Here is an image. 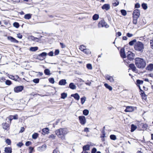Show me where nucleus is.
<instances>
[{"mask_svg":"<svg viewBox=\"0 0 153 153\" xmlns=\"http://www.w3.org/2000/svg\"><path fill=\"white\" fill-rule=\"evenodd\" d=\"M71 97H74L75 100H76V93L71 94Z\"/></svg>","mask_w":153,"mask_h":153,"instance_id":"052dcab7","label":"nucleus"},{"mask_svg":"<svg viewBox=\"0 0 153 153\" xmlns=\"http://www.w3.org/2000/svg\"><path fill=\"white\" fill-rule=\"evenodd\" d=\"M59 49H56L54 51V56H56L59 54Z\"/></svg>","mask_w":153,"mask_h":153,"instance_id":"6e6d98bb","label":"nucleus"},{"mask_svg":"<svg viewBox=\"0 0 153 153\" xmlns=\"http://www.w3.org/2000/svg\"><path fill=\"white\" fill-rule=\"evenodd\" d=\"M134 49L136 51L142 53L144 49V45L142 42L138 41L135 43Z\"/></svg>","mask_w":153,"mask_h":153,"instance_id":"7ed1b4c3","label":"nucleus"},{"mask_svg":"<svg viewBox=\"0 0 153 153\" xmlns=\"http://www.w3.org/2000/svg\"><path fill=\"white\" fill-rule=\"evenodd\" d=\"M33 82L36 84H37L39 83V78H36L33 79Z\"/></svg>","mask_w":153,"mask_h":153,"instance_id":"a18cd8bd","label":"nucleus"},{"mask_svg":"<svg viewBox=\"0 0 153 153\" xmlns=\"http://www.w3.org/2000/svg\"><path fill=\"white\" fill-rule=\"evenodd\" d=\"M50 72V70L48 68L45 69L44 71V73L45 75H50L51 74Z\"/></svg>","mask_w":153,"mask_h":153,"instance_id":"a878e982","label":"nucleus"},{"mask_svg":"<svg viewBox=\"0 0 153 153\" xmlns=\"http://www.w3.org/2000/svg\"><path fill=\"white\" fill-rule=\"evenodd\" d=\"M6 80L5 78L4 77H2L0 79V81L1 82H3Z\"/></svg>","mask_w":153,"mask_h":153,"instance_id":"69168bd1","label":"nucleus"},{"mask_svg":"<svg viewBox=\"0 0 153 153\" xmlns=\"http://www.w3.org/2000/svg\"><path fill=\"white\" fill-rule=\"evenodd\" d=\"M5 142L8 145H10L11 142V140L8 138H7Z\"/></svg>","mask_w":153,"mask_h":153,"instance_id":"c03bdc74","label":"nucleus"},{"mask_svg":"<svg viewBox=\"0 0 153 153\" xmlns=\"http://www.w3.org/2000/svg\"><path fill=\"white\" fill-rule=\"evenodd\" d=\"M24 88V86L23 85L17 86L14 88V91L15 92L18 93L22 91Z\"/></svg>","mask_w":153,"mask_h":153,"instance_id":"423d86ee","label":"nucleus"},{"mask_svg":"<svg viewBox=\"0 0 153 153\" xmlns=\"http://www.w3.org/2000/svg\"><path fill=\"white\" fill-rule=\"evenodd\" d=\"M133 23L134 24L136 25L137 23V20L138 18H136L135 17H133Z\"/></svg>","mask_w":153,"mask_h":153,"instance_id":"a19ab883","label":"nucleus"},{"mask_svg":"<svg viewBox=\"0 0 153 153\" xmlns=\"http://www.w3.org/2000/svg\"><path fill=\"white\" fill-rule=\"evenodd\" d=\"M102 8L107 11L110 9V6L108 4H105L102 6Z\"/></svg>","mask_w":153,"mask_h":153,"instance_id":"2eb2a0df","label":"nucleus"},{"mask_svg":"<svg viewBox=\"0 0 153 153\" xmlns=\"http://www.w3.org/2000/svg\"><path fill=\"white\" fill-rule=\"evenodd\" d=\"M60 45L62 48H64L65 47V45L62 43L60 42Z\"/></svg>","mask_w":153,"mask_h":153,"instance_id":"338daca9","label":"nucleus"},{"mask_svg":"<svg viewBox=\"0 0 153 153\" xmlns=\"http://www.w3.org/2000/svg\"><path fill=\"white\" fill-rule=\"evenodd\" d=\"M99 18V15L97 14H95L93 16V19L94 20H97Z\"/></svg>","mask_w":153,"mask_h":153,"instance_id":"2f4dec72","label":"nucleus"},{"mask_svg":"<svg viewBox=\"0 0 153 153\" xmlns=\"http://www.w3.org/2000/svg\"><path fill=\"white\" fill-rule=\"evenodd\" d=\"M86 99L85 97H82L81 98V103L82 104H83L84 103Z\"/></svg>","mask_w":153,"mask_h":153,"instance_id":"09e8293b","label":"nucleus"},{"mask_svg":"<svg viewBox=\"0 0 153 153\" xmlns=\"http://www.w3.org/2000/svg\"><path fill=\"white\" fill-rule=\"evenodd\" d=\"M129 67L133 71H136L137 69L133 64H130L129 65Z\"/></svg>","mask_w":153,"mask_h":153,"instance_id":"aec40b11","label":"nucleus"},{"mask_svg":"<svg viewBox=\"0 0 153 153\" xmlns=\"http://www.w3.org/2000/svg\"><path fill=\"white\" fill-rule=\"evenodd\" d=\"M7 76L10 79L13 80L15 81H18V82L21 81V79L17 75H16L13 76L7 74Z\"/></svg>","mask_w":153,"mask_h":153,"instance_id":"39448f33","label":"nucleus"},{"mask_svg":"<svg viewBox=\"0 0 153 153\" xmlns=\"http://www.w3.org/2000/svg\"><path fill=\"white\" fill-rule=\"evenodd\" d=\"M48 80L49 82L52 84H54L55 82L54 79L53 77L50 78L48 79Z\"/></svg>","mask_w":153,"mask_h":153,"instance_id":"72a5a7b5","label":"nucleus"},{"mask_svg":"<svg viewBox=\"0 0 153 153\" xmlns=\"http://www.w3.org/2000/svg\"><path fill=\"white\" fill-rule=\"evenodd\" d=\"M150 45L151 48L153 49V40H151L150 41Z\"/></svg>","mask_w":153,"mask_h":153,"instance_id":"774afa93","label":"nucleus"},{"mask_svg":"<svg viewBox=\"0 0 153 153\" xmlns=\"http://www.w3.org/2000/svg\"><path fill=\"white\" fill-rule=\"evenodd\" d=\"M32 14L30 13H27L25 15L24 18L26 19H31Z\"/></svg>","mask_w":153,"mask_h":153,"instance_id":"5701e85b","label":"nucleus"},{"mask_svg":"<svg viewBox=\"0 0 153 153\" xmlns=\"http://www.w3.org/2000/svg\"><path fill=\"white\" fill-rule=\"evenodd\" d=\"M110 138L111 140H115L117 139L116 136L114 134L111 135L110 136Z\"/></svg>","mask_w":153,"mask_h":153,"instance_id":"ea45409f","label":"nucleus"},{"mask_svg":"<svg viewBox=\"0 0 153 153\" xmlns=\"http://www.w3.org/2000/svg\"><path fill=\"white\" fill-rule=\"evenodd\" d=\"M66 83V80L65 79H61L59 82V85H64Z\"/></svg>","mask_w":153,"mask_h":153,"instance_id":"f3484780","label":"nucleus"},{"mask_svg":"<svg viewBox=\"0 0 153 153\" xmlns=\"http://www.w3.org/2000/svg\"><path fill=\"white\" fill-rule=\"evenodd\" d=\"M17 35V37L20 39H22L23 36L20 33H18Z\"/></svg>","mask_w":153,"mask_h":153,"instance_id":"13d9d810","label":"nucleus"},{"mask_svg":"<svg viewBox=\"0 0 153 153\" xmlns=\"http://www.w3.org/2000/svg\"><path fill=\"white\" fill-rule=\"evenodd\" d=\"M29 153H32L34 151V147L32 146H29Z\"/></svg>","mask_w":153,"mask_h":153,"instance_id":"c9c22d12","label":"nucleus"},{"mask_svg":"<svg viewBox=\"0 0 153 153\" xmlns=\"http://www.w3.org/2000/svg\"><path fill=\"white\" fill-rule=\"evenodd\" d=\"M77 81H78V84H79V82H80V83L79 84V85H82L84 82V81L82 80V79L78 78V79H77Z\"/></svg>","mask_w":153,"mask_h":153,"instance_id":"58836bf2","label":"nucleus"},{"mask_svg":"<svg viewBox=\"0 0 153 153\" xmlns=\"http://www.w3.org/2000/svg\"><path fill=\"white\" fill-rule=\"evenodd\" d=\"M39 48L37 46L31 47L30 48L29 50L30 51L35 52L38 50Z\"/></svg>","mask_w":153,"mask_h":153,"instance_id":"412c9836","label":"nucleus"},{"mask_svg":"<svg viewBox=\"0 0 153 153\" xmlns=\"http://www.w3.org/2000/svg\"><path fill=\"white\" fill-rule=\"evenodd\" d=\"M48 54L45 52H43L35 56V58L38 59L42 60L45 59Z\"/></svg>","mask_w":153,"mask_h":153,"instance_id":"20e7f679","label":"nucleus"},{"mask_svg":"<svg viewBox=\"0 0 153 153\" xmlns=\"http://www.w3.org/2000/svg\"><path fill=\"white\" fill-rule=\"evenodd\" d=\"M135 63L136 67L140 69H143L146 66V62L143 59L136 58L135 59Z\"/></svg>","mask_w":153,"mask_h":153,"instance_id":"f257e3e1","label":"nucleus"},{"mask_svg":"<svg viewBox=\"0 0 153 153\" xmlns=\"http://www.w3.org/2000/svg\"><path fill=\"white\" fill-rule=\"evenodd\" d=\"M30 38L32 40L35 41L36 42H38L39 41L38 40H36V39H39L38 38L34 37V36H30Z\"/></svg>","mask_w":153,"mask_h":153,"instance_id":"e433bc0d","label":"nucleus"},{"mask_svg":"<svg viewBox=\"0 0 153 153\" xmlns=\"http://www.w3.org/2000/svg\"><path fill=\"white\" fill-rule=\"evenodd\" d=\"M39 134L37 133H34L32 135V138L34 139H36L39 137Z\"/></svg>","mask_w":153,"mask_h":153,"instance_id":"bb28decb","label":"nucleus"},{"mask_svg":"<svg viewBox=\"0 0 153 153\" xmlns=\"http://www.w3.org/2000/svg\"><path fill=\"white\" fill-rule=\"evenodd\" d=\"M82 50L85 53L88 54L90 52L89 50L86 49L85 48L84 49L83 48Z\"/></svg>","mask_w":153,"mask_h":153,"instance_id":"79ce46f5","label":"nucleus"},{"mask_svg":"<svg viewBox=\"0 0 153 153\" xmlns=\"http://www.w3.org/2000/svg\"><path fill=\"white\" fill-rule=\"evenodd\" d=\"M104 86L106 88L108 89L110 91L112 90V87L111 86L108 85V84H107V83L105 84Z\"/></svg>","mask_w":153,"mask_h":153,"instance_id":"c756f323","label":"nucleus"},{"mask_svg":"<svg viewBox=\"0 0 153 153\" xmlns=\"http://www.w3.org/2000/svg\"><path fill=\"white\" fill-rule=\"evenodd\" d=\"M32 142L30 141H27L25 143V145L27 146H29L32 144Z\"/></svg>","mask_w":153,"mask_h":153,"instance_id":"603ef678","label":"nucleus"},{"mask_svg":"<svg viewBox=\"0 0 153 153\" xmlns=\"http://www.w3.org/2000/svg\"><path fill=\"white\" fill-rule=\"evenodd\" d=\"M47 54L50 56H53V51H51Z\"/></svg>","mask_w":153,"mask_h":153,"instance_id":"bf43d9fd","label":"nucleus"},{"mask_svg":"<svg viewBox=\"0 0 153 153\" xmlns=\"http://www.w3.org/2000/svg\"><path fill=\"white\" fill-rule=\"evenodd\" d=\"M24 145V144L22 142H19L16 145L19 147H21Z\"/></svg>","mask_w":153,"mask_h":153,"instance_id":"5fc2aeb1","label":"nucleus"},{"mask_svg":"<svg viewBox=\"0 0 153 153\" xmlns=\"http://www.w3.org/2000/svg\"><path fill=\"white\" fill-rule=\"evenodd\" d=\"M49 128L47 127L44 128L42 130V132L46 134H48L49 133Z\"/></svg>","mask_w":153,"mask_h":153,"instance_id":"393cba45","label":"nucleus"},{"mask_svg":"<svg viewBox=\"0 0 153 153\" xmlns=\"http://www.w3.org/2000/svg\"><path fill=\"white\" fill-rule=\"evenodd\" d=\"M143 80L138 79L137 80V85L138 86V85H139L140 84H143Z\"/></svg>","mask_w":153,"mask_h":153,"instance_id":"37998d69","label":"nucleus"},{"mask_svg":"<svg viewBox=\"0 0 153 153\" xmlns=\"http://www.w3.org/2000/svg\"><path fill=\"white\" fill-rule=\"evenodd\" d=\"M68 87L72 90H74L76 89V86L74 83L71 82L69 84Z\"/></svg>","mask_w":153,"mask_h":153,"instance_id":"6ab92c4d","label":"nucleus"},{"mask_svg":"<svg viewBox=\"0 0 153 153\" xmlns=\"http://www.w3.org/2000/svg\"><path fill=\"white\" fill-rule=\"evenodd\" d=\"M61 98L62 99H65L67 97V94L65 92L62 93L61 94Z\"/></svg>","mask_w":153,"mask_h":153,"instance_id":"cd10ccee","label":"nucleus"},{"mask_svg":"<svg viewBox=\"0 0 153 153\" xmlns=\"http://www.w3.org/2000/svg\"><path fill=\"white\" fill-rule=\"evenodd\" d=\"M137 128V127L134 124L131 125V132H133Z\"/></svg>","mask_w":153,"mask_h":153,"instance_id":"c85d7f7f","label":"nucleus"},{"mask_svg":"<svg viewBox=\"0 0 153 153\" xmlns=\"http://www.w3.org/2000/svg\"><path fill=\"white\" fill-rule=\"evenodd\" d=\"M7 39L8 40L10 41L11 42L18 43L19 41L17 40L15 38L11 36H8L7 37Z\"/></svg>","mask_w":153,"mask_h":153,"instance_id":"9b49d317","label":"nucleus"},{"mask_svg":"<svg viewBox=\"0 0 153 153\" xmlns=\"http://www.w3.org/2000/svg\"><path fill=\"white\" fill-rule=\"evenodd\" d=\"M4 151L5 153H12V149L11 147H5L4 148Z\"/></svg>","mask_w":153,"mask_h":153,"instance_id":"4468645a","label":"nucleus"},{"mask_svg":"<svg viewBox=\"0 0 153 153\" xmlns=\"http://www.w3.org/2000/svg\"><path fill=\"white\" fill-rule=\"evenodd\" d=\"M134 110V108L133 107L128 106L126 107V109L125 111L126 112H130Z\"/></svg>","mask_w":153,"mask_h":153,"instance_id":"a211bd4d","label":"nucleus"},{"mask_svg":"<svg viewBox=\"0 0 153 153\" xmlns=\"http://www.w3.org/2000/svg\"><path fill=\"white\" fill-rule=\"evenodd\" d=\"M47 145L45 144H44L42 146L37 148V150L40 152L45 151L46 149Z\"/></svg>","mask_w":153,"mask_h":153,"instance_id":"f8f14e48","label":"nucleus"},{"mask_svg":"<svg viewBox=\"0 0 153 153\" xmlns=\"http://www.w3.org/2000/svg\"><path fill=\"white\" fill-rule=\"evenodd\" d=\"M121 12L122 15L123 16L126 15L127 13L126 11L124 10H121Z\"/></svg>","mask_w":153,"mask_h":153,"instance_id":"de8ad7c7","label":"nucleus"},{"mask_svg":"<svg viewBox=\"0 0 153 153\" xmlns=\"http://www.w3.org/2000/svg\"><path fill=\"white\" fill-rule=\"evenodd\" d=\"M142 7L143 8L144 10H146L147 8V4L145 3H143L142 4Z\"/></svg>","mask_w":153,"mask_h":153,"instance_id":"3c124183","label":"nucleus"},{"mask_svg":"<svg viewBox=\"0 0 153 153\" xmlns=\"http://www.w3.org/2000/svg\"><path fill=\"white\" fill-rule=\"evenodd\" d=\"M119 2L117 1H115L113 3V4L115 6H116L118 5Z\"/></svg>","mask_w":153,"mask_h":153,"instance_id":"680f3d73","label":"nucleus"},{"mask_svg":"<svg viewBox=\"0 0 153 153\" xmlns=\"http://www.w3.org/2000/svg\"><path fill=\"white\" fill-rule=\"evenodd\" d=\"M11 117H13V120H17L18 119V115L16 114L14 115L11 116Z\"/></svg>","mask_w":153,"mask_h":153,"instance_id":"4d7b16f0","label":"nucleus"},{"mask_svg":"<svg viewBox=\"0 0 153 153\" xmlns=\"http://www.w3.org/2000/svg\"><path fill=\"white\" fill-rule=\"evenodd\" d=\"M98 25L99 27H105L108 28L109 26L106 23L104 20H101L98 23Z\"/></svg>","mask_w":153,"mask_h":153,"instance_id":"6e6552de","label":"nucleus"},{"mask_svg":"<svg viewBox=\"0 0 153 153\" xmlns=\"http://www.w3.org/2000/svg\"><path fill=\"white\" fill-rule=\"evenodd\" d=\"M86 67L88 69L91 70L92 68V65L90 64H88L86 65Z\"/></svg>","mask_w":153,"mask_h":153,"instance_id":"8fccbe9b","label":"nucleus"},{"mask_svg":"<svg viewBox=\"0 0 153 153\" xmlns=\"http://www.w3.org/2000/svg\"><path fill=\"white\" fill-rule=\"evenodd\" d=\"M13 27H15L17 28H18L20 26L19 23L17 22H14L13 24Z\"/></svg>","mask_w":153,"mask_h":153,"instance_id":"7c9ffc66","label":"nucleus"},{"mask_svg":"<svg viewBox=\"0 0 153 153\" xmlns=\"http://www.w3.org/2000/svg\"><path fill=\"white\" fill-rule=\"evenodd\" d=\"M68 132L67 129L65 128H60L55 131L56 135L59 137L61 138L62 140L65 139V136Z\"/></svg>","mask_w":153,"mask_h":153,"instance_id":"f03ea898","label":"nucleus"},{"mask_svg":"<svg viewBox=\"0 0 153 153\" xmlns=\"http://www.w3.org/2000/svg\"><path fill=\"white\" fill-rule=\"evenodd\" d=\"M133 17L138 18L140 15V12L139 10L136 9L134 11L133 13Z\"/></svg>","mask_w":153,"mask_h":153,"instance_id":"9d476101","label":"nucleus"},{"mask_svg":"<svg viewBox=\"0 0 153 153\" xmlns=\"http://www.w3.org/2000/svg\"><path fill=\"white\" fill-rule=\"evenodd\" d=\"M146 69L149 71H152L153 70V64H150L146 67Z\"/></svg>","mask_w":153,"mask_h":153,"instance_id":"4be33fe9","label":"nucleus"},{"mask_svg":"<svg viewBox=\"0 0 153 153\" xmlns=\"http://www.w3.org/2000/svg\"><path fill=\"white\" fill-rule=\"evenodd\" d=\"M3 128L4 129L7 130L8 128V124L7 123H5L3 125Z\"/></svg>","mask_w":153,"mask_h":153,"instance_id":"49530a36","label":"nucleus"},{"mask_svg":"<svg viewBox=\"0 0 153 153\" xmlns=\"http://www.w3.org/2000/svg\"><path fill=\"white\" fill-rule=\"evenodd\" d=\"M120 54L121 56L123 58H126V55L125 53V50L124 48H122L120 50Z\"/></svg>","mask_w":153,"mask_h":153,"instance_id":"ddd939ff","label":"nucleus"},{"mask_svg":"<svg viewBox=\"0 0 153 153\" xmlns=\"http://www.w3.org/2000/svg\"><path fill=\"white\" fill-rule=\"evenodd\" d=\"M136 42V40L134 39L130 42L129 43V44L130 46H132Z\"/></svg>","mask_w":153,"mask_h":153,"instance_id":"4c0bfd02","label":"nucleus"},{"mask_svg":"<svg viewBox=\"0 0 153 153\" xmlns=\"http://www.w3.org/2000/svg\"><path fill=\"white\" fill-rule=\"evenodd\" d=\"M5 82V84L8 85H10L12 84L11 81L8 79L6 80Z\"/></svg>","mask_w":153,"mask_h":153,"instance_id":"473e14b6","label":"nucleus"},{"mask_svg":"<svg viewBox=\"0 0 153 153\" xmlns=\"http://www.w3.org/2000/svg\"><path fill=\"white\" fill-rule=\"evenodd\" d=\"M126 36L128 37H131L133 36V34L129 33H127L126 34Z\"/></svg>","mask_w":153,"mask_h":153,"instance_id":"e2e57ef3","label":"nucleus"},{"mask_svg":"<svg viewBox=\"0 0 153 153\" xmlns=\"http://www.w3.org/2000/svg\"><path fill=\"white\" fill-rule=\"evenodd\" d=\"M89 113V111L87 109H85L83 111V114L85 116L88 115Z\"/></svg>","mask_w":153,"mask_h":153,"instance_id":"f704fd0d","label":"nucleus"},{"mask_svg":"<svg viewBox=\"0 0 153 153\" xmlns=\"http://www.w3.org/2000/svg\"><path fill=\"white\" fill-rule=\"evenodd\" d=\"M97 152V149L96 148H93L91 151V153H95Z\"/></svg>","mask_w":153,"mask_h":153,"instance_id":"0e129e2a","label":"nucleus"},{"mask_svg":"<svg viewBox=\"0 0 153 153\" xmlns=\"http://www.w3.org/2000/svg\"><path fill=\"white\" fill-rule=\"evenodd\" d=\"M79 121L81 124L82 125H84L86 123V120L84 116H80L79 117Z\"/></svg>","mask_w":153,"mask_h":153,"instance_id":"1a4fd4ad","label":"nucleus"},{"mask_svg":"<svg viewBox=\"0 0 153 153\" xmlns=\"http://www.w3.org/2000/svg\"><path fill=\"white\" fill-rule=\"evenodd\" d=\"M90 146L89 145H87L84 146L83 147V151H86L89 150H90Z\"/></svg>","mask_w":153,"mask_h":153,"instance_id":"b1692460","label":"nucleus"},{"mask_svg":"<svg viewBox=\"0 0 153 153\" xmlns=\"http://www.w3.org/2000/svg\"><path fill=\"white\" fill-rule=\"evenodd\" d=\"M135 54L130 51H128L127 52V58L130 61L133 60L134 59Z\"/></svg>","mask_w":153,"mask_h":153,"instance_id":"0eeeda50","label":"nucleus"},{"mask_svg":"<svg viewBox=\"0 0 153 153\" xmlns=\"http://www.w3.org/2000/svg\"><path fill=\"white\" fill-rule=\"evenodd\" d=\"M105 78L106 79L109 80L110 82H113L114 81V79L113 76H110L108 75L105 76Z\"/></svg>","mask_w":153,"mask_h":153,"instance_id":"dca6fc26","label":"nucleus"},{"mask_svg":"<svg viewBox=\"0 0 153 153\" xmlns=\"http://www.w3.org/2000/svg\"><path fill=\"white\" fill-rule=\"evenodd\" d=\"M140 92H141V95L142 97H146V95L145 94L144 91L141 89H140Z\"/></svg>","mask_w":153,"mask_h":153,"instance_id":"864d4df0","label":"nucleus"}]
</instances>
